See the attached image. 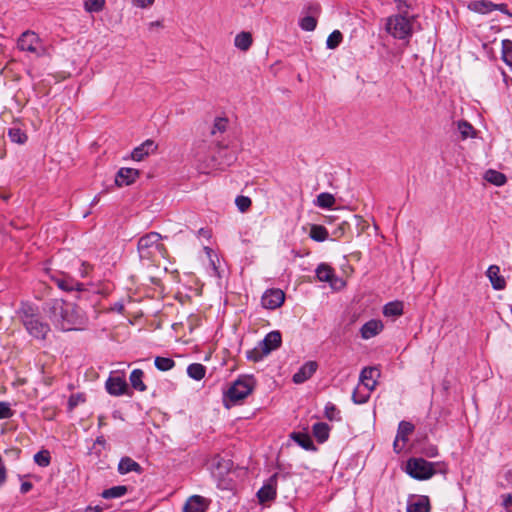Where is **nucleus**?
<instances>
[{
  "instance_id": "1",
  "label": "nucleus",
  "mask_w": 512,
  "mask_h": 512,
  "mask_svg": "<svg viewBox=\"0 0 512 512\" xmlns=\"http://www.w3.org/2000/svg\"><path fill=\"white\" fill-rule=\"evenodd\" d=\"M48 316L52 323L63 331L82 329L87 318L83 310L61 299H54L47 303Z\"/></svg>"
},
{
  "instance_id": "2",
  "label": "nucleus",
  "mask_w": 512,
  "mask_h": 512,
  "mask_svg": "<svg viewBox=\"0 0 512 512\" xmlns=\"http://www.w3.org/2000/svg\"><path fill=\"white\" fill-rule=\"evenodd\" d=\"M163 237L157 232H150L138 240V253L141 259L156 261L167 256V249L162 244Z\"/></svg>"
},
{
  "instance_id": "3",
  "label": "nucleus",
  "mask_w": 512,
  "mask_h": 512,
  "mask_svg": "<svg viewBox=\"0 0 512 512\" xmlns=\"http://www.w3.org/2000/svg\"><path fill=\"white\" fill-rule=\"evenodd\" d=\"M255 387V380L252 376L238 378L226 391L224 403L226 407L235 405L250 395Z\"/></svg>"
},
{
  "instance_id": "4",
  "label": "nucleus",
  "mask_w": 512,
  "mask_h": 512,
  "mask_svg": "<svg viewBox=\"0 0 512 512\" xmlns=\"http://www.w3.org/2000/svg\"><path fill=\"white\" fill-rule=\"evenodd\" d=\"M20 313L21 321L27 332L34 338L45 339L50 331V327L34 313V309L29 305H24Z\"/></svg>"
},
{
  "instance_id": "5",
  "label": "nucleus",
  "mask_w": 512,
  "mask_h": 512,
  "mask_svg": "<svg viewBox=\"0 0 512 512\" xmlns=\"http://www.w3.org/2000/svg\"><path fill=\"white\" fill-rule=\"evenodd\" d=\"M435 466L423 458H411L407 461L406 472L414 479L427 480L436 473Z\"/></svg>"
},
{
  "instance_id": "6",
  "label": "nucleus",
  "mask_w": 512,
  "mask_h": 512,
  "mask_svg": "<svg viewBox=\"0 0 512 512\" xmlns=\"http://www.w3.org/2000/svg\"><path fill=\"white\" fill-rule=\"evenodd\" d=\"M18 47L22 51L30 52L37 57L46 55L47 48L40 37L32 31H25L18 39Z\"/></svg>"
},
{
  "instance_id": "7",
  "label": "nucleus",
  "mask_w": 512,
  "mask_h": 512,
  "mask_svg": "<svg viewBox=\"0 0 512 512\" xmlns=\"http://www.w3.org/2000/svg\"><path fill=\"white\" fill-rule=\"evenodd\" d=\"M386 29L393 37L405 39L412 34V19L402 15L391 16L387 20Z\"/></svg>"
},
{
  "instance_id": "8",
  "label": "nucleus",
  "mask_w": 512,
  "mask_h": 512,
  "mask_svg": "<svg viewBox=\"0 0 512 512\" xmlns=\"http://www.w3.org/2000/svg\"><path fill=\"white\" fill-rule=\"evenodd\" d=\"M467 8L474 13L482 15L488 14L494 10H499L509 18L512 17V12L505 3L495 4L489 0H473L468 3Z\"/></svg>"
},
{
  "instance_id": "9",
  "label": "nucleus",
  "mask_w": 512,
  "mask_h": 512,
  "mask_svg": "<svg viewBox=\"0 0 512 512\" xmlns=\"http://www.w3.org/2000/svg\"><path fill=\"white\" fill-rule=\"evenodd\" d=\"M285 300V294L280 289H269L267 290L262 298V306L266 309L274 310L280 307Z\"/></svg>"
},
{
  "instance_id": "10",
  "label": "nucleus",
  "mask_w": 512,
  "mask_h": 512,
  "mask_svg": "<svg viewBox=\"0 0 512 512\" xmlns=\"http://www.w3.org/2000/svg\"><path fill=\"white\" fill-rule=\"evenodd\" d=\"M140 176V172L134 168H121L115 177V183L118 187L128 186L133 184Z\"/></svg>"
},
{
  "instance_id": "11",
  "label": "nucleus",
  "mask_w": 512,
  "mask_h": 512,
  "mask_svg": "<svg viewBox=\"0 0 512 512\" xmlns=\"http://www.w3.org/2000/svg\"><path fill=\"white\" fill-rule=\"evenodd\" d=\"M209 500L200 495L189 497L183 506V512H205L209 506Z\"/></svg>"
},
{
  "instance_id": "12",
  "label": "nucleus",
  "mask_w": 512,
  "mask_h": 512,
  "mask_svg": "<svg viewBox=\"0 0 512 512\" xmlns=\"http://www.w3.org/2000/svg\"><path fill=\"white\" fill-rule=\"evenodd\" d=\"M52 280L55 282V284L64 291H82L84 290V285L76 280H74L72 277L68 275H59V276H53Z\"/></svg>"
},
{
  "instance_id": "13",
  "label": "nucleus",
  "mask_w": 512,
  "mask_h": 512,
  "mask_svg": "<svg viewBox=\"0 0 512 512\" xmlns=\"http://www.w3.org/2000/svg\"><path fill=\"white\" fill-rule=\"evenodd\" d=\"M430 500L427 496H412L407 503V512H430Z\"/></svg>"
},
{
  "instance_id": "14",
  "label": "nucleus",
  "mask_w": 512,
  "mask_h": 512,
  "mask_svg": "<svg viewBox=\"0 0 512 512\" xmlns=\"http://www.w3.org/2000/svg\"><path fill=\"white\" fill-rule=\"evenodd\" d=\"M157 149V145L153 140H146L140 146L133 149L131 157L135 161H142L145 157L153 154Z\"/></svg>"
},
{
  "instance_id": "15",
  "label": "nucleus",
  "mask_w": 512,
  "mask_h": 512,
  "mask_svg": "<svg viewBox=\"0 0 512 512\" xmlns=\"http://www.w3.org/2000/svg\"><path fill=\"white\" fill-rule=\"evenodd\" d=\"M317 363L315 361L306 362L294 375L293 382L301 384L312 377L317 370Z\"/></svg>"
},
{
  "instance_id": "16",
  "label": "nucleus",
  "mask_w": 512,
  "mask_h": 512,
  "mask_svg": "<svg viewBox=\"0 0 512 512\" xmlns=\"http://www.w3.org/2000/svg\"><path fill=\"white\" fill-rule=\"evenodd\" d=\"M105 386L107 392L113 396L123 395L127 390V383L122 377H109Z\"/></svg>"
},
{
  "instance_id": "17",
  "label": "nucleus",
  "mask_w": 512,
  "mask_h": 512,
  "mask_svg": "<svg viewBox=\"0 0 512 512\" xmlns=\"http://www.w3.org/2000/svg\"><path fill=\"white\" fill-rule=\"evenodd\" d=\"M486 275L495 290H503L506 287V281L500 274V267L497 265H490L487 269Z\"/></svg>"
},
{
  "instance_id": "18",
  "label": "nucleus",
  "mask_w": 512,
  "mask_h": 512,
  "mask_svg": "<svg viewBox=\"0 0 512 512\" xmlns=\"http://www.w3.org/2000/svg\"><path fill=\"white\" fill-rule=\"evenodd\" d=\"M281 342V333L279 331H271L260 341V345L264 348V353L269 354L271 351L277 349L281 345Z\"/></svg>"
},
{
  "instance_id": "19",
  "label": "nucleus",
  "mask_w": 512,
  "mask_h": 512,
  "mask_svg": "<svg viewBox=\"0 0 512 512\" xmlns=\"http://www.w3.org/2000/svg\"><path fill=\"white\" fill-rule=\"evenodd\" d=\"M380 376V372L375 367H365L360 374L361 383L369 390H373L376 385L375 378Z\"/></svg>"
},
{
  "instance_id": "20",
  "label": "nucleus",
  "mask_w": 512,
  "mask_h": 512,
  "mask_svg": "<svg viewBox=\"0 0 512 512\" xmlns=\"http://www.w3.org/2000/svg\"><path fill=\"white\" fill-rule=\"evenodd\" d=\"M383 324L380 320H370L366 322L360 329L363 339H370L378 335L383 330Z\"/></svg>"
},
{
  "instance_id": "21",
  "label": "nucleus",
  "mask_w": 512,
  "mask_h": 512,
  "mask_svg": "<svg viewBox=\"0 0 512 512\" xmlns=\"http://www.w3.org/2000/svg\"><path fill=\"white\" fill-rule=\"evenodd\" d=\"M257 497L260 503L271 501L276 497V486L273 477L257 492Z\"/></svg>"
},
{
  "instance_id": "22",
  "label": "nucleus",
  "mask_w": 512,
  "mask_h": 512,
  "mask_svg": "<svg viewBox=\"0 0 512 512\" xmlns=\"http://www.w3.org/2000/svg\"><path fill=\"white\" fill-rule=\"evenodd\" d=\"M331 427L325 422H317L312 426L313 436L319 443H324L328 440Z\"/></svg>"
},
{
  "instance_id": "23",
  "label": "nucleus",
  "mask_w": 512,
  "mask_h": 512,
  "mask_svg": "<svg viewBox=\"0 0 512 512\" xmlns=\"http://www.w3.org/2000/svg\"><path fill=\"white\" fill-rule=\"evenodd\" d=\"M118 471L120 474H127L129 472L141 473V466L130 457H123L118 464Z\"/></svg>"
},
{
  "instance_id": "24",
  "label": "nucleus",
  "mask_w": 512,
  "mask_h": 512,
  "mask_svg": "<svg viewBox=\"0 0 512 512\" xmlns=\"http://www.w3.org/2000/svg\"><path fill=\"white\" fill-rule=\"evenodd\" d=\"M291 438L303 449L308 451H315L316 447L311 439V437L306 433H292Z\"/></svg>"
},
{
  "instance_id": "25",
  "label": "nucleus",
  "mask_w": 512,
  "mask_h": 512,
  "mask_svg": "<svg viewBox=\"0 0 512 512\" xmlns=\"http://www.w3.org/2000/svg\"><path fill=\"white\" fill-rule=\"evenodd\" d=\"M253 42L252 35L249 32H240L235 36L234 45L241 51H247Z\"/></svg>"
},
{
  "instance_id": "26",
  "label": "nucleus",
  "mask_w": 512,
  "mask_h": 512,
  "mask_svg": "<svg viewBox=\"0 0 512 512\" xmlns=\"http://www.w3.org/2000/svg\"><path fill=\"white\" fill-rule=\"evenodd\" d=\"M316 276L319 281L332 283L335 274L329 265L322 263L316 269Z\"/></svg>"
},
{
  "instance_id": "27",
  "label": "nucleus",
  "mask_w": 512,
  "mask_h": 512,
  "mask_svg": "<svg viewBox=\"0 0 512 512\" xmlns=\"http://www.w3.org/2000/svg\"><path fill=\"white\" fill-rule=\"evenodd\" d=\"M383 314L386 317H398L403 314V303L400 301H393L387 303L383 308Z\"/></svg>"
},
{
  "instance_id": "28",
  "label": "nucleus",
  "mask_w": 512,
  "mask_h": 512,
  "mask_svg": "<svg viewBox=\"0 0 512 512\" xmlns=\"http://www.w3.org/2000/svg\"><path fill=\"white\" fill-rule=\"evenodd\" d=\"M484 179L496 186H502L506 183V176L503 173L493 169H489L485 172Z\"/></svg>"
},
{
  "instance_id": "29",
  "label": "nucleus",
  "mask_w": 512,
  "mask_h": 512,
  "mask_svg": "<svg viewBox=\"0 0 512 512\" xmlns=\"http://www.w3.org/2000/svg\"><path fill=\"white\" fill-rule=\"evenodd\" d=\"M143 371L141 369H134L131 374H130V383H131V386L138 390V391H145L146 390V385L144 384L142 378H143Z\"/></svg>"
},
{
  "instance_id": "30",
  "label": "nucleus",
  "mask_w": 512,
  "mask_h": 512,
  "mask_svg": "<svg viewBox=\"0 0 512 512\" xmlns=\"http://www.w3.org/2000/svg\"><path fill=\"white\" fill-rule=\"evenodd\" d=\"M206 368L200 363H193L187 367V374L194 380H201L204 378Z\"/></svg>"
},
{
  "instance_id": "31",
  "label": "nucleus",
  "mask_w": 512,
  "mask_h": 512,
  "mask_svg": "<svg viewBox=\"0 0 512 512\" xmlns=\"http://www.w3.org/2000/svg\"><path fill=\"white\" fill-rule=\"evenodd\" d=\"M414 430V426L407 421H401L398 425L397 440H401L403 444L407 441L408 435Z\"/></svg>"
},
{
  "instance_id": "32",
  "label": "nucleus",
  "mask_w": 512,
  "mask_h": 512,
  "mask_svg": "<svg viewBox=\"0 0 512 512\" xmlns=\"http://www.w3.org/2000/svg\"><path fill=\"white\" fill-rule=\"evenodd\" d=\"M128 491L125 485L114 486L109 489H105L102 492V497L105 499L120 498L124 496Z\"/></svg>"
},
{
  "instance_id": "33",
  "label": "nucleus",
  "mask_w": 512,
  "mask_h": 512,
  "mask_svg": "<svg viewBox=\"0 0 512 512\" xmlns=\"http://www.w3.org/2000/svg\"><path fill=\"white\" fill-rule=\"evenodd\" d=\"M310 237L315 241L322 242L328 238V231L324 226L312 225L310 229Z\"/></svg>"
},
{
  "instance_id": "34",
  "label": "nucleus",
  "mask_w": 512,
  "mask_h": 512,
  "mask_svg": "<svg viewBox=\"0 0 512 512\" xmlns=\"http://www.w3.org/2000/svg\"><path fill=\"white\" fill-rule=\"evenodd\" d=\"M335 203V198L330 193H320L316 199V205L321 208H331Z\"/></svg>"
},
{
  "instance_id": "35",
  "label": "nucleus",
  "mask_w": 512,
  "mask_h": 512,
  "mask_svg": "<svg viewBox=\"0 0 512 512\" xmlns=\"http://www.w3.org/2000/svg\"><path fill=\"white\" fill-rule=\"evenodd\" d=\"M324 415L330 421H341L340 410L331 402L326 404Z\"/></svg>"
},
{
  "instance_id": "36",
  "label": "nucleus",
  "mask_w": 512,
  "mask_h": 512,
  "mask_svg": "<svg viewBox=\"0 0 512 512\" xmlns=\"http://www.w3.org/2000/svg\"><path fill=\"white\" fill-rule=\"evenodd\" d=\"M502 59L507 65L512 66V40L502 41Z\"/></svg>"
},
{
  "instance_id": "37",
  "label": "nucleus",
  "mask_w": 512,
  "mask_h": 512,
  "mask_svg": "<svg viewBox=\"0 0 512 512\" xmlns=\"http://www.w3.org/2000/svg\"><path fill=\"white\" fill-rule=\"evenodd\" d=\"M10 140L17 144H24L27 141V135L20 128H10L8 131Z\"/></svg>"
},
{
  "instance_id": "38",
  "label": "nucleus",
  "mask_w": 512,
  "mask_h": 512,
  "mask_svg": "<svg viewBox=\"0 0 512 512\" xmlns=\"http://www.w3.org/2000/svg\"><path fill=\"white\" fill-rule=\"evenodd\" d=\"M154 364L160 371H169L175 366L173 359L160 356L155 358Z\"/></svg>"
},
{
  "instance_id": "39",
  "label": "nucleus",
  "mask_w": 512,
  "mask_h": 512,
  "mask_svg": "<svg viewBox=\"0 0 512 512\" xmlns=\"http://www.w3.org/2000/svg\"><path fill=\"white\" fill-rule=\"evenodd\" d=\"M105 0H85L84 8L89 13H98L103 10Z\"/></svg>"
},
{
  "instance_id": "40",
  "label": "nucleus",
  "mask_w": 512,
  "mask_h": 512,
  "mask_svg": "<svg viewBox=\"0 0 512 512\" xmlns=\"http://www.w3.org/2000/svg\"><path fill=\"white\" fill-rule=\"evenodd\" d=\"M458 130L461 134L462 139L474 137L475 133H476L473 126L467 121H459L458 122Z\"/></svg>"
},
{
  "instance_id": "41",
  "label": "nucleus",
  "mask_w": 512,
  "mask_h": 512,
  "mask_svg": "<svg viewBox=\"0 0 512 512\" xmlns=\"http://www.w3.org/2000/svg\"><path fill=\"white\" fill-rule=\"evenodd\" d=\"M263 349L264 348H262L259 342L256 347L247 351V358L253 362H258L262 360L265 356L268 355L267 353H264Z\"/></svg>"
},
{
  "instance_id": "42",
  "label": "nucleus",
  "mask_w": 512,
  "mask_h": 512,
  "mask_svg": "<svg viewBox=\"0 0 512 512\" xmlns=\"http://www.w3.org/2000/svg\"><path fill=\"white\" fill-rule=\"evenodd\" d=\"M34 461L41 467H47L51 462L50 453L48 450H41L34 455Z\"/></svg>"
},
{
  "instance_id": "43",
  "label": "nucleus",
  "mask_w": 512,
  "mask_h": 512,
  "mask_svg": "<svg viewBox=\"0 0 512 512\" xmlns=\"http://www.w3.org/2000/svg\"><path fill=\"white\" fill-rule=\"evenodd\" d=\"M228 120L227 118L217 117L214 120V124L211 130L212 135H216L217 133H223L227 130Z\"/></svg>"
},
{
  "instance_id": "44",
  "label": "nucleus",
  "mask_w": 512,
  "mask_h": 512,
  "mask_svg": "<svg viewBox=\"0 0 512 512\" xmlns=\"http://www.w3.org/2000/svg\"><path fill=\"white\" fill-rule=\"evenodd\" d=\"M342 41V34L340 31H333L327 38L326 45L329 49H335Z\"/></svg>"
},
{
  "instance_id": "45",
  "label": "nucleus",
  "mask_w": 512,
  "mask_h": 512,
  "mask_svg": "<svg viewBox=\"0 0 512 512\" xmlns=\"http://www.w3.org/2000/svg\"><path fill=\"white\" fill-rule=\"evenodd\" d=\"M316 25L317 21L312 16H305L299 22V26L304 31H313L316 28Z\"/></svg>"
},
{
  "instance_id": "46",
  "label": "nucleus",
  "mask_w": 512,
  "mask_h": 512,
  "mask_svg": "<svg viewBox=\"0 0 512 512\" xmlns=\"http://www.w3.org/2000/svg\"><path fill=\"white\" fill-rule=\"evenodd\" d=\"M85 401H86V398L83 393L72 394L68 400V408L71 411L74 408H76L79 404H82Z\"/></svg>"
},
{
  "instance_id": "47",
  "label": "nucleus",
  "mask_w": 512,
  "mask_h": 512,
  "mask_svg": "<svg viewBox=\"0 0 512 512\" xmlns=\"http://www.w3.org/2000/svg\"><path fill=\"white\" fill-rule=\"evenodd\" d=\"M235 204L239 211L246 212L250 208L252 202L249 197L241 195L235 199Z\"/></svg>"
},
{
  "instance_id": "48",
  "label": "nucleus",
  "mask_w": 512,
  "mask_h": 512,
  "mask_svg": "<svg viewBox=\"0 0 512 512\" xmlns=\"http://www.w3.org/2000/svg\"><path fill=\"white\" fill-rule=\"evenodd\" d=\"M349 229V224L346 221L341 222L332 232V236L334 239H340L343 237L347 230Z\"/></svg>"
},
{
  "instance_id": "49",
  "label": "nucleus",
  "mask_w": 512,
  "mask_h": 512,
  "mask_svg": "<svg viewBox=\"0 0 512 512\" xmlns=\"http://www.w3.org/2000/svg\"><path fill=\"white\" fill-rule=\"evenodd\" d=\"M13 416V410L8 402H0V419H8Z\"/></svg>"
},
{
  "instance_id": "50",
  "label": "nucleus",
  "mask_w": 512,
  "mask_h": 512,
  "mask_svg": "<svg viewBox=\"0 0 512 512\" xmlns=\"http://www.w3.org/2000/svg\"><path fill=\"white\" fill-rule=\"evenodd\" d=\"M131 2L135 7L146 9L151 7L155 0H131Z\"/></svg>"
},
{
  "instance_id": "51",
  "label": "nucleus",
  "mask_w": 512,
  "mask_h": 512,
  "mask_svg": "<svg viewBox=\"0 0 512 512\" xmlns=\"http://www.w3.org/2000/svg\"><path fill=\"white\" fill-rule=\"evenodd\" d=\"M92 266L87 262H82L81 267L79 269V273L81 277L85 278L90 275V271L92 270Z\"/></svg>"
},
{
  "instance_id": "52",
  "label": "nucleus",
  "mask_w": 512,
  "mask_h": 512,
  "mask_svg": "<svg viewBox=\"0 0 512 512\" xmlns=\"http://www.w3.org/2000/svg\"><path fill=\"white\" fill-rule=\"evenodd\" d=\"M33 485L31 482H23L20 486L21 493H28L32 489Z\"/></svg>"
},
{
  "instance_id": "53",
  "label": "nucleus",
  "mask_w": 512,
  "mask_h": 512,
  "mask_svg": "<svg viewBox=\"0 0 512 512\" xmlns=\"http://www.w3.org/2000/svg\"><path fill=\"white\" fill-rule=\"evenodd\" d=\"M352 399L355 403L357 404H361V403H364L366 402L367 400V396H361L360 398L358 397V394H357V391H354L353 395H352Z\"/></svg>"
},
{
  "instance_id": "54",
  "label": "nucleus",
  "mask_w": 512,
  "mask_h": 512,
  "mask_svg": "<svg viewBox=\"0 0 512 512\" xmlns=\"http://www.w3.org/2000/svg\"><path fill=\"white\" fill-rule=\"evenodd\" d=\"M511 505H512V496L510 494L504 495L503 496V506L506 509H509Z\"/></svg>"
},
{
  "instance_id": "55",
  "label": "nucleus",
  "mask_w": 512,
  "mask_h": 512,
  "mask_svg": "<svg viewBox=\"0 0 512 512\" xmlns=\"http://www.w3.org/2000/svg\"><path fill=\"white\" fill-rule=\"evenodd\" d=\"M6 480V470L3 465H0V485H2Z\"/></svg>"
},
{
  "instance_id": "56",
  "label": "nucleus",
  "mask_w": 512,
  "mask_h": 512,
  "mask_svg": "<svg viewBox=\"0 0 512 512\" xmlns=\"http://www.w3.org/2000/svg\"><path fill=\"white\" fill-rule=\"evenodd\" d=\"M400 441H401V440H397V437L395 438V441H394V444H393V445H394V450H395L396 452H400V451L402 450L403 446H404V444H403L402 446H399V442H400Z\"/></svg>"
},
{
  "instance_id": "57",
  "label": "nucleus",
  "mask_w": 512,
  "mask_h": 512,
  "mask_svg": "<svg viewBox=\"0 0 512 512\" xmlns=\"http://www.w3.org/2000/svg\"><path fill=\"white\" fill-rule=\"evenodd\" d=\"M90 512H102V508L99 506L89 507Z\"/></svg>"
},
{
  "instance_id": "58",
  "label": "nucleus",
  "mask_w": 512,
  "mask_h": 512,
  "mask_svg": "<svg viewBox=\"0 0 512 512\" xmlns=\"http://www.w3.org/2000/svg\"><path fill=\"white\" fill-rule=\"evenodd\" d=\"M99 200H100V196H99V195H97V196H95V197H94V199L92 200V203H91V204H92V205H96V204L99 202Z\"/></svg>"
},
{
  "instance_id": "59",
  "label": "nucleus",
  "mask_w": 512,
  "mask_h": 512,
  "mask_svg": "<svg viewBox=\"0 0 512 512\" xmlns=\"http://www.w3.org/2000/svg\"><path fill=\"white\" fill-rule=\"evenodd\" d=\"M436 454H437V450H436V448H432V449H431V453H429L428 455H429V456H435Z\"/></svg>"
},
{
  "instance_id": "60",
  "label": "nucleus",
  "mask_w": 512,
  "mask_h": 512,
  "mask_svg": "<svg viewBox=\"0 0 512 512\" xmlns=\"http://www.w3.org/2000/svg\"><path fill=\"white\" fill-rule=\"evenodd\" d=\"M0 198H2L3 200H7L9 198V195L0 193Z\"/></svg>"
},
{
  "instance_id": "61",
  "label": "nucleus",
  "mask_w": 512,
  "mask_h": 512,
  "mask_svg": "<svg viewBox=\"0 0 512 512\" xmlns=\"http://www.w3.org/2000/svg\"><path fill=\"white\" fill-rule=\"evenodd\" d=\"M151 26H160V22L159 21H156V22H152L150 23Z\"/></svg>"
},
{
  "instance_id": "62",
  "label": "nucleus",
  "mask_w": 512,
  "mask_h": 512,
  "mask_svg": "<svg viewBox=\"0 0 512 512\" xmlns=\"http://www.w3.org/2000/svg\"><path fill=\"white\" fill-rule=\"evenodd\" d=\"M199 234H201V235H206V232L204 231V229H200V230H199Z\"/></svg>"
},
{
  "instance_id": "63",
  "label": "nucleus",
  "mask_w": 512,
  "mask_h": 512,
  "mask_svg": "<svg viewBox=\"0 0 512 512\" xmlns=\"http://www.w3.org/2000/svg\"><path fill=\"white\" fill-rule=\"evenodd\" d=\"M99 424L100 425L102 424V418L101 417L99 418Z\"/></svg>"
}]
</instances>
